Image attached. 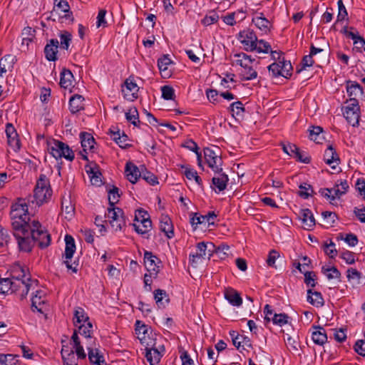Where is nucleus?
Segmentation results:
<instances>
[{
    "label": "nucleus",
    "instance_id": "1",
    "mask_svg": "<svg viewBox=\"0 0 365 365\" xmlns=\"http://www.w3.org/2000/svg\"><path fill=\"white\" fill-rule=\"evenodd\" d=\"M36 208L26 198H19L11 207L10 217L13 235L20 251L29 252L34 244L46 248L51 244V235L38 220H31Z\"/></svg>",
    "mask_w": 365,
    "mask_h": 365
},
{
    "label": "nucleus",
    "instance_id": "2",
    "mask_svg": "<svg viewBox=\"0 0 365 365\" xmlns=\"http://www.w3.org/2000/svg\"><path fill=\"white\" fill-rule=\"evenodd\" d=\"M51 196L50 181L45 174L41 173L37 180L34 195L28 196L26 199L36 209L47 202Z\"/></svg>",
    "mask_w": 365,
    "mask_h": 365
},
{
    "label": "nucleus",
    "instance_id": "3",
    "mask_svg": "<svg viewBox=\"0 0 365 365\" xmlns=\"http://www.w3.org/2000/svg\"><path fill=\"white\" fill-rule=\"evenodd\" d=\"M9 278L13 282H19L18 288L20 289L21 299L25 298L29 290L37 287V281L31 279L29 274H26L24 268L20 264H16L12 267Z\"/></svg>",
    "mask_w": 365,
    "mask_h": 365
},
{
    "label": "nucleus",
    "instance_id": "4",
    "mask_svg": "<svg viewBox=\"0 0 365 365\" xmlns=\"http://www.w3.org/2000/svg\"><path fill=\"white\" fill-rule=\"evenodd\" d=\"M233 58L235 63L242 67L240 73L242 80L251 81L257 77V72L254 68V64L256 63L255 58H252L251 56L242 52L234 54Z\"/></svg>",
    "mask_w": 365,
    "mask_h": 365
},
{
    "label": "nucleus",
    "instance_id": "5",
    "mask_svg": "<svg viewBox=\"0 0 365 365\" xmlns=\"http://www.w3.org/2000/svg\"><path fill=\"white\" fill-rule=\"evenodd\" d=\"M215 245L212 242H200L197 244L195 252L190 254L189 259L190 263L193 267L202 259H210L212 255Z\"/></svg>",
    "mask_w": 365,
    "mask_h": 365
},
{
    "label": "nucleus",
    "instance_id": "6",
    "mask_svg": "<svg viewBox=\"0 0 365 365\" xmlns=\"http://www.w3.org/2000/svg\"><path fill=\"white\" fill-rule=\"evenodd\" d=\"M48 150L56 160L64 158L67 160L72 161L75 157L73 150L67 144L56 140H53L48 143Z\"/></svg>",
    "mask_w": 365,
    "mask_h": 365
},
{
    "label": "nucleus",
    "instance_id": "7",
    "mask_svg": "<svg viewBox=\"0 0 365 365\" xmlns=\"http://www.w3.org/2000/svg\"><path fill=\"white\" fill-rule=\"evenodd\" d=\"M115 232L122 231L125 227L126 222L122 209L116 207H108L105 215Z\"/></svg>",
    "mask_w": 365,
    "mask_h": 365
},
{
    "label": "nucleus",
    "instance_id": "8",
    "mask_svg": "<svg viewBox=\"0 0 365 365\" xmlns=\"http://www.w3.org/2000/svg\"><path fill=\"white\" fill-rule=\"evenodd\" d=\"M140 343L145 347V357L150 365L158 364L163 354L161 351L156 347V342L153 339H147L145 336L139 337Z\"/></svg>",
    "mask_w": 365,
    "mask_h": 365
},
{
    "label": "nucleus",
    "instance_id": "9",
    "mask_svg": "<svg viewBox=\"0 0 365 365\" xmlns=\"http://www.w3.org/2000/svg\"><path fill=\"white\" fill-rule=\"evenodd\" d=\"M204 157L207 165L214 173L222 171V160L220 155V149L215 146L214 148H205L203 150Z\"/></svg>",
    "mask_w": 365,
    "mask_h": 365
},
{
    "label": "nucleus",
    "instance_id": "10",
    "mask_svg": "<svg viewBox=\"0 0 365 365\" xmlns=\"http://www.w3.org/2000/svg\"><path fill=\"white\" fill-rule=\"evenodd\" d=\"M237 39L246 51H254L257 48V36L253 30L245 29L239 32Z\"/></svg>",
    "mask_w": 365,
    "mask_h": 365
},
{
    "label": "nucleus",
    "instance_id": "11",
    "mask_svg": "<svg viewBox=\"0 0 365 365\" xmlns=\"http://www.w3.org/2000/svg\"><path fill=\"white\" fill-rule=\"evenodd\" d=\"M135 220L137 222H140L144 227V229H141L140 225L134 223L133 225L135 230L140 235H147L152 227V222L150 219L149 214L142 209L138 210L135 213Z\"/></svg>",
    "mask_w": 365,
    "mask_h": 365
},
{
    "label": "nucleus",
    "instance_id": "12",
    "mask_svg": "<svg viewBox=\"0 0 365 365\" xmlns=\"http://www.w3.org/2000/svg\"><path fill=\"white\" fill-rule=\"evenodd\" d=\"M57 13L59 17L67 20L68 22H73L74 18L70 6L66 0H53V9L51 12Z\"/></svg>",
    "mask_w": 365,
    "mask_h": 365
},
{
    "label": "nucleus",
    "instance_id": "13",
    "mask_svg": "<svg viewBox=\"0 0 365 365\" xmlns=\"http://www.w3.org/2000/svg\"><path fill=\"white\" fill-rule=\"evenodd\" d=\"M343 115L352 126L358 125L359 120V106L358 101H353L344 108Z\"/></svg>",
    "mask_w": 365,
    "mask_h": 365
},
{
    "label": "nucleus",
    "instance_id": "14",
    "mask_svg": "<svg viewBox=\"0 0 365 365\" xmlns=\"http://www.w3.org/2000/svg\"><path fill=\"white\" fill-rule=\"evenodd\" d=\"M139 87L135 83L134 79L129 77L125 80L124 84L122 86V93L123 97L130 101H133L138 98V92Z\"/></svg>",
    "mask_w": 365,
    "mask_h": 365
},
{
    "label": "nucleus",
    "instance_id": "15",
    "mask_svg": "<svg viewBox=\"0 0 365 365\" xmlns=\"http://www.w3.org/2000/svg\"><path fill=\"white\" fill-rule=\"evenodd\" d=\"M144 264L148 270L154 277H157L160 271L161 261L151 252L145 251L144 253Z\"/></svg>",
    "mask_w": 365,
    "mask_h": 365
},
{
    "label": "nucleus",
    "instance_id": "16",
    "mask_svg": "<svg viewBox=\"0 0 365 365\" xmlns=\"http://www.w3.org/2000/svg\"><path fill=\"white\" fill-rule=\"evenodd\" d=\"M5 132L7 137L8 145L14 152H17L21 148V143L15 128L11 123H7Z\"/></svg>",
    "mask_w": 365,
    "mask_h": 365
},
{
    "label": "nucleus",
    "instance_id": "17",
    "mask_svg": "<svg viewBox=\"0 0 365 365\" xmlns=\"http://www.w3.org/2000/svg\"><path fill=\"white\" fill-rule=\"evenodd\" d=\"M192 215V216L190 217V223L195 229L198 225H207V227L210 225H214L215 220L217 217V215L214 212H209L205 215H197V213Z\"/></svg>",
    "mask_w": 365,
    "mask_h": 365
},
{
    "label": "nucleus",
    "instance_id": "18",
    "mask_svg": "<svg viewBox=\"0 0 365 365\" xmlns=\"http://www.w3.org/2000/svg\"><path fill=\"white\" fill-rule=\"evenodd\" d=\"M19 284V281L13 282L9 277L0 278V293L8 294L10 292L17 293L20 296V289L18 288Z\"/></svg>",
    "mask_w": 365,
    "mask_h": 365
},
{
    "label": "nucleus",
    "instance_id": "19",
    "mask_svg": "<svg viewBox=\"0 0 365 365\" xmlns=\"http://www.w3.org/2000/svg\"><path fill=\"white\" fill-rule=\"evenodd\" d=\"M110 138L121 148H127L131 145L128 143V137L124 132L122 133L120 130L116 128H112L109 130Z\"/></svg>",
    "mask_w": 365,
    "mask_h": 365
},
{
    "label": "nucleus",
    "instance_id": "20",
    "mask_svg": "<svg viewBox=\"0 0 365 365\" xmlns=\"http://www.w3.org/2000/svg\"><path fill=\"white\" fill-rule=\"evenodd\" d=\"M86 348L88 351V359L91 364L105 363L103 354L99 349L96 348V343L93 341V344L89 343L87 344Z\"/></svg>",
    "mask_w": 365,
    "mask_h": 365
},
{
    "label": "nucleus",
    "instance_id": "21",
    "mask_svg": "<svg viewBox=\"0 0 365 365\" xmlns=\"http://www.w3.org/2000/svg\"><path fill=\"white\" fill-rule=\"evenodd\" d=\"M324 160L325 163L334 169L340 162L338 154L331 145H329L324 152Z\"/></svg>",
    "mask_w": 365,
    "mask_h": 365
},
{
    "label": "nucleus",
    "instance_id": "22",
    "mask_svg": "<svg viewBox=\"0 0 365 365\" xmlns=\"http://www.w3.org/2000/svg\"><path fill=\"white\" fill-rule=\"evenodd\" d=\"M160 229L169 238L174 237V228L171 219L167 215H162L160 217Z\"/></svg>",
    "mask_w": 365,
    "mask_h": 365
},
{
    "label": "nucleus",
    "instance_id": "23",
    "mask_svg": "<svg viewBox=\"0 0 365 365\" xmlns=\"http://www.w3.org/2000/svg\"><path fill=\"white\" fill-rule=\"evenodd\" d=\"M252 22L262 33L268 34L272 27L271 22L264 17L262 13H259L252 18Z\"/></svg>",
    "mask_w": 365,
    "mask_h": 365
},
{
    "label": "nucleus",
    "instance_id": "24",
    "mask_svg": "<svg viewBox=\"0 0 365 365\" xmlns=\"http://www.w3.org/2000/svg\"><path fill=\"white\" fill-rule=\"evenodd\" d=\"M346 91L349 96L350 97V102L357 101L356 98L361 96L363 94L361 86L356 81H346Z\"/></svg>",
    "mask_w": 365,
    "mask_h": 365
},
{
    "label": "nucleus",
    "instance_id": "25",
    "mask_svg": "<svg viewBox=\"0 0 365 365\" xmlns=\"http://www.w3.org/2000/svg\"><path fill=\"white\" fill-rule=\"evenodd\" d=\"M59 42L57 39H51L44 48L46 58L49 61L56 60V53L58 51Z\"/></svg>",
    "mask_w": 365,
    "mask_h": 365
},
{
    "label": "nucleus",
    "instance_id": "26",
    "mask_svg": "<svg viewBox=\"0 0 365 365\" xmlns=\"http://www.w3.org/2000/svg\"><path fill=\"white\" fill-rule=\"evenodd\" d=\"M125 173L128 180L133 184L135 183L139 178H141L142 171L133 163L128 162L125 165Z\"/></svg>",
    "mask_w": 365,
    "mask_h": 365
},
{
    "label": "nucleus",
    "instance_id": "27",
    "mask_svg": "<svg viewBox=\"0 0 365 365\" xmlns=\"http://www.w3.org/2000/svg\"><path fill=\"white\" fill-rule=\"evenodd\" d=\"M45 300V292L40 289L36 290L35 294L31 298L32 308L36 309L38 312L43 313Z\"/></svg>",
    "mask_w": 365,
    "mask_h": 365
},
{
    "label": "nucleus",
    "instance_id": "28",
    "mask_svg": "<svg viewBox=\"0 0 365 365\" xmlns=\"http://www.w3.org/2000/svg\"><path fill=\"white\" fill-rule=\"evenodd\" d=\"M80 138L83 152H94L96 142L93 135L88 133H81Z\"/></svg>",
    "mask_w": 365,
    "mask_h": 365
},
{
    "label": "nucleus",
    "instance_id": "29",
    "mask_svg": "<svg viewBox=\"0 0 365 365\" xmlns=\"http://www.w3.org/2000/svg\"><path fill=\"white\" fill-rule=\"evenodd\" d=\"M217 176H215L212 180V184L215 186V192H221L225 190L227 182L229 180L228 177L226 174L222 173H215Z\"/></svg>",
    "mask_w": 365,
    "mask_h": 365
},
{
    "label": "nucleus",
    "instance_id": "30",
    "mask_svg": "<svg viewBox=\"0 0 365 365\" xmlns=\"http://www.w3.org/2000/svg\"><path fill=\"white\" fill-rule=\"evenodd\" d=\"M225 298L235 307H240L242 304V299L240 294L232 288H227L224 292Z\"/></svg>",
    "mask_w": 365,
    "mask_h": 365
},
{
    "label": "nucleus",
    "instance_id": "31",
    "mask_svg": "<svg viewBox=\"0 0 365 365\" xmlns=\"http://www.w3.org/2000/svg\"><path fill=\"white\" fill-rule=\"evenodd\" d=\"M71 340L73 341V350L74 351V354H76L77 356L76 359H85L86 358V354L83 349V346L81 345L76 331H73L71 336Z\"/></svg>",
    "mask_w": 365,
    "mask_h": 365
},
{
    "label": "nucleus",
    "instance_id": "32",
    "mask_svg": "<svg viewBox=\"0 0 365 365\" xmlns=\"http://www.w3.org/2000/svg\"><path fill=\"white\" fill-rule=\"evenodd\" d=\"M307 302L316 307H321L324 304V300L319 292L312 291L311 289L307 290Z\"/></svg>",
    "mask_w": 365,
    "mask_h": 365
},
{
    "label": "nucleus",
    "instance_id": "33",
    "mask_svg": "<svg viewBox=\"0 0 365 365\" xmlns=\"http://www.w3.org/2000/svg\"><path fill=\"white\" fill-rule=\"evenodd\" d=\"M171 63L172 61L168 55H164L158 60V66L163 78H167L171 76V73L168 70V66Z\"/></svg>",
    "mask_w": 365,
    "mask_h": 365
},
{
    "label": "nucleus",
    "instance_id": "34",
    "mask_svg": "<svg viewBox=\"0 0 365 365\" xmlns=\"http://www.w3.org/2000/svg\"><path fill=\"white\" fill-rule=\"evenodd\" d=\"M312 334V339L314 344L322 346L327 341L326 331L323 327H317L314 328Z\"/></svg>",
    "mask_w": 365,
    "mask_h": 365
},
{
    "label": "nucleus",
    "instance_id": "35",
    "mask_svg": "<svg viewBox=\"0 0 365 365\" xmlns=\"http://www.w3.org/2000/svg\"><path fill=\"white\" fill-rule=\"evenodd\" d=\"M84 98L81 95H75L70 98L69 109L72 113H78L84 108Z\"/></svg>",
    "mask_w": 365,
    "mask_h": 365
},
{
    "label": "nucleus",
    "instance_id": "36",
    "mask_svg": "<svg viewBox=\"0 0 365 365\" xmlns=\"http://www.w3.org/2000/svg\"><path fill=\"white\" fill-rule=\"evenodd\" d=\"M301 219L302 220L304 227L307 230H310L315 225V219L313 213L309 209L302 210Z\"/></svg>",
    "mask_w": 365,
    "mask_h": 365
},
{
    "label": "nucleus",
    "instance_id": "37",
    "mask_svg": "<svg viewBox=\"0 0 365 365\" xmlns=\"http://www.w3.org/2000/svg\"><path fill=\"white\" fill-rule=\"evenodd\" d=\"M349 185L346 180H337L334 186L332 187L333 190V194L335 200L336 198H340V197L344 194L346 193L348 189H349Z\"/></svg>",
    "mask_w": 365,
    "mask_h": 365
},
{
    "label": "nucleus",
    "instance_id": "38",
    "mask_svg": "<svg viewBox=\"0 0 365 365\" xmlns=\"http://www.w3.org/2000/svg\"><path fill=\"white\" fill-rule=\"evenodd\" d=\"M73 81V76L68 69L63 68L61 72L60 86L66 89L70 88Z\"/></svg>",
    "mask_w": 365,
    "mask_h": 365
},
{
    "label": "nucleus",
    "instance_id": "39",
    "mask_svg": "<svg viewBox=\"0 0 365 365\" xmlns=\"http://www.w3.org/2000/svg\"><path fill=\"white\" fill-rule=\"evenodd\" d=\"M154 299L159 308L165 307L170 301L167 292L160 289L154 291Z\"/></svg>",
    "mask_w": 365,
    "mask_h": 365
},
{
    "label": "nucleus",
    "instance_id": "40",
    "mask_svg": "<svg viewBox=\"0 0 365 365\" xmlns=\"http://www.w3.org/2000/svg\"><path fill=\"white\" fill-rule=\"evenodd\" d=\"M15 63V56L9 54L6 55L0 59V73H6L8 70L13 68Z\"/></svg>",
    "mask_w": 365,
    "mask_h": 365
},
{
    "label": "nucleus",
    "instance_id": "41",
    "mask_svg": "<svg viewBox=\"0 0 365 365\" xmlns=\"http://www.w3.org/2000/svg\"><path fill=\"white\" fill-rule=\"evenodd\" d=\"M61 354L63 361V365H78V359H76V356L74 355L73 350L62 348Z\"/></svg>",
    "mask_w": 365,
    "mask_h": 365
},
{
    "label": "nucleus",
    "instance_id": "42",
    "mask_svg": "<svg viewBox=\"0 0 365 365\" xmlns=\"http://www.w3.org/2000/svg\"><path fill=\"white\" fill-rule=\"evenodd\" d=\"M65 258L67 259H71L76 251L74 239L72 236L66 235L65 237Z\"/></svg>",
    "mask_w": 365,
    "mask_h": 365
},
{
    "label": "nucleus",
    "instance_id": "43",
    "mask_svg": "<svg viewBox=\"0 0 365 365\" xmlns=\"http://www.w3.org/2000/svg\"><path fill=\"white\" fill-rule=\"evenodd\" d=\"M89 321V317L81 307H77L74 311L73 324L77 327L79 324L86 323Z\"/></svg>",
    "mask_w": 365,
    "mask_h": 365
},
{
    "label": "nucleus",
    "instance_id": "44",
    "mask_svg": "<svg viewBox=\"0 0 365 365\" xmlns=\"http://www.w3.org/2000/svg\"><path fill=\"white\" fill-rule=\"evenodd\" d=\"M230 112L232 115L236 119L242 118L245 109L241 101H236L232 103L229 108Z\"/></svg>",
    "mask_w": 365,
    "mask_h": 365
},
{
    "label": "nucleus",
    "instance_id": "45",
    "mask_svg": "<svg viewBox=\"0 0 365 365\" xmlns=\"http://www.w3.org/2000/svg\"><path fill=\"white\" fill-rule=\"evenodd\" d=\"M76 327H78V330H76L78 334H80L86 339L91 340L92 339L93 324L91 322L79 324Z\"/></svg>",
    "mask_w": 365,
    "mask_h": 365
},
{
    "label": "nucleus",
    "instance_id": "46",
    "mask_svg": "<svg viewBox=\"0 0 365 365\" xmlns=\"http://www.w3.org/2000/svg\"><path fill=\"white\" fill-rule=\"evenodd\" d=\"M322 272L329 280L338 279L340 282L341 273L336 267L323 266Z\"/></svg>",
    "mask_w": 365,
    "mask_h": 365
},
{
    "label": "nucleus",
    "instance_id": "47",
    "mask_svg": "<svg viewBox=\"0 0 365 365\" xmlns=\"http://www.w3.org/2000/svg\"><path fill=\"white\" fill-rule=\"evenodd\" d=\"M309 138L316 143L321 144L324 139L322 128L319 126H313L309 130Z\"/></svg>",
    "mask_w": 365,
    "mask_h": 365
},
{
    "label": "nucleus",
    "instance_id": "48",
    "mask_svg": "<svg viewBox=\"0 0 365 365\" xmlns=\"http://www.w3.org/2000/svg\"><path fill=\"white\" fill-rule=\"evenodd\" d=\"M86 172L89 175L92 185L96 186H101L102 185V175L98 169L90 168Z\"/></svg>",
    "mask_w": 365,
    "mask_h": 365
},
{
    "label": "nucleus",
    "instance_id": "49",
    "mask_svg": "<svg viewBox=\"0 0 365 365\" xmlns=\"http://www.w3.org/2000/svg\"><path fill=\"white\" fill-rule=\"evenodd\" d=\"M125 118L133 125L138 126L140 123V120L138 119V111L137 108L135 107L130 108L125 113Z\"/></svg>",
    "mask_w": 365,
    "mask_h": 365
},
{
    "label": "nucleus",
    "instance_id": "50",
    "mask_svg": "<svg viewBox=\"0 0 365 365\" xmlns=\"http://www.w3.org/2000/svg\"><path fill=\"white\" fill-rule=\"evenodd\" d=\"M299 190L298 192L299 196L304 199H307L309 197L312 196L314 193L313 188L311 185L308 183L301 184L299 186Z\"/></svg>",
    "mask_w": 365,
    "mask_h": 365
},
{
    "label": "nucleus",
    "instance_id": "51",
    "mask_svg": "<svg viewBox=\"0 0 365 365\" xmlns=\"http://www.w3.org/2000/svg\"><path fill=\"white\" fill-rule=\"evenodd\" d=\"M13 354H0V365H16L18 359Z\"/></svg>",
    "mask_w": 365,
    "mask_h": 365
},
{
    "label": "nucleus",
    "instance_id": "52",
    "mask_svg": "<svg viewBox=\"0 0 365 365\" xmlns=\"http://www.w3.org/2000/svg\"><path fill=\"white\" fill-rule=\"evenodd\" d=\"M282 69V76L288 78L292 76V66L289 61H285L284 58L279 61Z\"/></svg>",
    "mask_w": 365,
    "mask_h": 365
},
{
    "label": "nucleus",
    "instance_id": "53",
    "mask_svg": "<svg viewBox=\"0 0 365 365\" xmlns=\"http://www.w3.org/2000/svg\"><path fill=\"white\" fill-rule=\"evenodd\" d=\"M241 14L242 16L240 20H243L245 19L244 12L242 11H238L237 12L230 13L227 15L222 17L223 21L229 26H234L236 24L235 16L238 14Z\"/></svg>",
    "mask_w": 365,
    "mask_h": 365
},
{
    "label": "nucleus",
    "instance_id": "54",
    "mask_svg": "<svg viewBox=\"0 0 365 365\" xmlns=\"http://www.w3.org/2000/svg\"><path fill=\"white\" fill-rule=\"evenodd\" d=\"M289 317L286 314H274L271 321L274 324L282 327L288 324Z\"/></svg>",
    "mask_w": 365,
    "mask_h": 365
},
{
    "label": "nucleus",
    "instance_id": "55",
    "mask_svg": "<svg viewBox=\"0 0 365 365\" xmlns=\"http://www.w3.org/2000/svg\"><path fill=\"white\" fill-rule=\"evenodd\" d=\"M218 19V14L214 11H212L201 20V23L204 26H207L216 23Z\"/></svg>",
    "mask_w": 365,
    "mask_h": 365
},
{
    "label": "nucleus",
    "instance_id": "56",
    "mask_svg": "<svg viewBox=\"0 0 365 365\" xmlns=\"http://www.w3.org/2000/svg\"><path fill=\"white\" fill-rule=\"evenodd\" d=\"M141 178L151 185L158 184V178L146 169L142 170Z\"/></svg>",
    "mask_w": 365,
    "mask_h": 365
},
{
    "label": "nucleus",
    "instance_id": "57",
    "mask_svg": "<svg viewBox=\"0 0 365 365\" xmlns=\"http://www.w3.org/2000/svg\"><path fill=\"white\" fill-rule=\"evenodd\" d=\"M292 157L294 158L297 161L303 163H309L311 161V158L308 153L304 150H301L298 147L297 151L294 153Z\"/></svg>",
    "mask_w": 365,
    "mask_h": 365
},
{
    "label": "nucleus",
    "instance_id": "58",
    "mask_svg": "<svg viewBox=\"0 0 365 365\" xmlns=\"http://www.w3.org/2000/svg\"><path fill=\"white\" fill-rule=\"evenodd\" d=\"M60 40L61 47L68 50L71 41V34L68 31H64L60 34Z\"/></svg>",
    "mask_w": 365,
    "mask_h": 365
},
{
    "label": "nucleus",
    "instance_id": "59",
    "mask_svg": "<svg viewBox=\"0 0 365 365\" xmlns=\"http://www.w3.org/2000/svg\"><path fill=\"white\" fill-rule=\"evenodd\" d=\"M337 5L339 11L336 21H342L347 18L348 13L342 0H338Z\"/></svg>",
    "mask_w": 365,
    "mask_h": 365
},
{
    "label": "nucleus",
    "instance_id": "60",
    "mask_svg": "<svg viewBox=\"0 0 365 365\" xmlns=\"http://www.w3.org/2000/svg\"><path fill=\"white\" fill-rule=\"evenodd\" d=\"M361 273L357 271L356 269L354 268H349L347 270V278L349 281H352L353 282L356 284L360 283V279H361Z\"/></svg>",
    "mask_w": 365,
    "mask_h": 365
},
{
    "label": "nucleus",
    "instance_id": "61",
    "mask_svg": "<svg viewBox=\"0 0 365 365\" xmlns=\"http://www.w3.org/2000/svg\"><path fill=\"white\" fill-rule=\"evenodd\" d=\"M120 197L119 195V189L116 187H113L110 191H109V196H108V200H109V207H115V203H116L118 201V198Z\"/></svg>",
    "mask_w": 365,
    "mask_h": 365
},
{
    "label": "nucleus",
    "instance_id": "62",
    "mask_svg": "<svg viewBox=\"0 0 365 365\" xmlns=\"http://www.w3.org/2000/svg\"><path fill=\"white\" fill-rule=\"evenodd\" d=\"M324 250L325 253L330 257L334 258L337 254V250L335 248V244L330 240L329 243L324 244Z\"/></svg>",
    "mask_w": 365,
    "mask_h": 365
},
{
    "label": "nucleus",
    "instance_id": "63",
    "mask_svg": "<svg viewBox=\"0 0 365 365\" xmlns=\"http://www.w3.org/2000/svg\"><path fill=\"white\" fill-rule=\"evenodd\" d=\"M316 278L317 276L314 272H304V283L311 287L316 286Z\"/></svg>",
    "mask_w": 365,
    "mask_h": 365
},
{
    "label": "nucleus",
    "instance_id": "64",
    "mask_svg": "<svg viewBox=\"0 0 365 365\" xmlns=\"http://www.w3.org/2000/svg\"><path fill=\"white\" fill-rule=\"evenodd\" d=\"M270 50L271 46L268 42L262 39L257 41V48L255 51H257L258 53H268Z\"/></svg>",
    "mask_w": 365,
    "mask_h": 365
}]
</instances>
